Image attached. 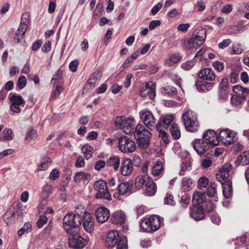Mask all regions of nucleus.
<instances>
[{"label": "nucleus", "mask_w": 249, "mask_h": 249, "mask_svg": "<svg viewBox=\"0 0 249 249\" xmlns=\"http://www.w3.org/2000/svg\"><path fill=\"white\" fill-rule=\"evenodd\" d=\"M232 167L231 164L226 163L220 168L219 172L216 174V178L219 181H222L227 179L229 177V172Z\"/></svg>", "instance_id": "22"}, {"label": "nucleus", "mask_w": 249, "mask_h": 249, "mask_svg": "<svg viewBox=\"0 0 249 249\" xmlns=\"http://www.w3.org/2000/svg\"><path fill=\"white\" fill-rule=\"evenodd\" d=\"M92 149V147L88 145H85L82 147V151L87 160L91 157L93 153Z\"/></svg>", "instance_id": "47"}, {"label": "nucleus", "mask_w": 249, "mask_h": 249, "mask_svg": "<svg viewBox=\"0 0 249 249\" xmlns=\"http://www.w3.org/2000/svg\"><path fill=\"white\" fill-rule=\"evenodd\" d=\"M26 85V79L24 76L20 77L17 82V86L20 89H22Z\"/></svg>", "instance_id": "60"}, {"label": "nucleus", "mask_w": 249, "mask_h": 249, "mask_svg": "<svg viewBox=\"0 0 249 249\" xmlns=\"http://www.w3.org/2000/svg\"><path fill=\"white\" fill-rule=\"evenodd\" d=\"M190 216L195 220H199L204 217L202 206L194 204L190 209Z\"/></svg>", "instance_id": "21"}, {"label": "nucleus", "mask_w": 249, "mask_h": 249, "mask_svg": "<svg viewBox=\"0 0 249 249\" xmlns=\"http://www.w3.org/2000/svg\"><path fill=\"white\" fill-rule=\"evenodd\" d=\"M134 120L132 118H125L123 116H118L115 118V127L118 129H122L127 134H131L133 132Z\"/></svg>", "instance_id": "4"}, {"label": "nucleus", "mask_w": 249, "mask_h": 249, "mask_svg": "<svg viewBox=\"0 0 249 249\" xmlns=\"http://www.w3.org/2000/svg\"><path fill=\"white\" fill-rule=\"evenodd\" d=\"M14 215V212L13 210H8L5 213L3 216L4 221L7 223L9 224L12 221V218Z\"/></svg>", "instance_id": "52"}, {"label": "nucleus", "mask_w": 249, "mask_h": 249, "mask_svg": "<svg viewBox=\"0 0 249 249\" xmlns=\"http://www.w3.org/2000/svg\"><path fill=\"white\" fill-rule=\"evenodd\" d=\"M53 192V185L51 184H46L42 189V202L43 204L46 203V201L48 198L50 196Z\"/></svg>", "instance_id": "31"}, {"label": "nucleus", "mask_w": 249, "mask_h": 249, "mask_svg": "<svg viewBox=\"0 0 249 249\" xmlns=\"http://www.w3.org/2000/svg\"><path fill=\"white\" fill-rule=\"evenodd\" d=\"M198 76L201 79L210 81H213L215 78L214 71L210 68H205L200 70Z\"/></svg>", "instance_id": "24"}, {"label": "nucleus", "mask_w": 249, "mask_h": 249, "mask_svg": "<svg viewBox=\"0 0 249 249\" xmlns=\"http://www.w3.org/2000/svg\"><path fill=\"white\" fill-rule=\"evenodd\" d=\"M145 188L144 194L147 196H152L154 195L157 191L156 184L152 180V183L149 182L147 186H145Z\"/></svg>", "instance_id": "35"}, {"label": "nucleus", "mask_w": 249, "mask_h": 249, "mask_svg": "<svg viewBox=\"0 0 249 249\" xmlns=\"http://www.w3.org/2000/svg\"><path fill=\"white\" fill-rule=\"evenodd\" d=\"M94 188L97 193L95 197L97 199H105L107 200H111V196L108 189L107 183L103 180L96 181L93 185Z\"/></svg>", "instance_id": "6"}, {"label": "nucleus", "mask_w": 249, "mask_h": 249, "mask_svg": "<svg viewBox=\"0 0 249 249\" xmlns=\"http://www.w3.org/2000/svg\"><path fill=\"white\" fill-rule=\"evenodd\" d=\"M163 165L160 161H157L152 168V172L154 176H159L162 174L163 172Z\"/></svg>", "instance_id": "37"}, {"label": "nucleus", "mask_w": 249, "mask_h": 249, "mask_svg": "<svg viewBox=\"0 0 249 249\" xmlns=\"http://www.w3.org/2000/svg\"><path fill=\"white\" fill-rule=\"evenodd\" d=\"M29 15L28 13H25L22 14L21 18V22H20V29H22L24 30H27L28 27V24L29 23Z\"/></svg>", "instance_id": "45"}, {"label": "nucleus", "mask_w": 249, "mask_h": 249, "mask_svg": "<svg viewBox=\"0 0 249 249\" xmlns=\"http://www.w3.org/2000/svg\"><path fill=\"white\" fill-rule=\"evenodd\" d=\"M182 118L186 129L189 131L194 132L198 130L199 123L196 113L187 110L182 115Z\"/></svg>", "instance_id": "3"}, {"label": "nucleus", "mask_w": 249, "mask_h": 249, "mask_svg": "<svg viewBox=\"0 0 249 249\" xmlns=\"http://www.w3.org/2000/svg\"><path fill=\"white\" fill-rule=\"evenodd\" d=\"M223 187V193L224 196L229 198L232 195V183L230 180H228L222 183Z\"/></svg>", "instance_id": "28"}, {"label": "nucleus", "mask_w": 249, "mask_h": 249, "mask_svg": "<svg viewBox=\"0 0 249 249\" xmlns=\"http://www.w3.org/2000/svg\"><path fill=\"white\" fill-rule=\"evenodd\" d=\"M246 29V26L242 24L233 25L230 26L228 34L230 35L239 34L241 32H243Z\"/></svg>", "instance_id": "33"}, {"label": "nucleus", "mask_w": 249, "mask_h": 249, "mask_svg": "<svg viewBox=\"0 0 249 249\" xmlns=\"http://www.w3.org/2000/svg\"><path fill=\"white\" fill-rule=\"evenodd\" d=\"M156 84L152 81L147 82L141 89L140 96H148L150 99H154L156 96Z\"/></svg>", "instance_id": "12"}, {"label": "nucleus", "mask_w": 249, "mask_h": 249, "mask_svg": "<svg viewBox=\"0 0 249 249\" xmlns=\"http://www.w3.org/2000/svg\"><path fill=\"white\" fill-rule=\"evenodd\" d=\"M101 76V72L100 71H96L92 73L85 85L84 90L86 91L92 89L98 84Z\"/></svg>", "instance_id": "16"}, {"label": "nucleus", "mask_w": 249, "mask_h": 249, "mask_svg": "<svg viewBox=\"0 0 249 249\" xmlns=\"http://www.w3.org/2000/svg\"><path fill=\"white\" fill-rule=\"evenodd\" d=\"M195 64V61L193 59L186 61L181 64V68L186 71L190 70Z\"/></svg>", "instance_id": "53"}, {"label": "nucleus", "mask_w": 249, "mask_h": 249, "mask_svg": "<svg viewBox=\"0 0 249 249\" xmlns=\"http://www.w3.org/2000/svg\"><path fill=\"white\" fill-rule=\"evenodd\" d=\"M205 194L202 192H194L193 196V202L195 205H200L205 201Z\"/></svg>", "instance_id": "30"}, {"label": "nucleus", "mask_w": 249, "mask_h": 249, "mask_svg": "<svg viewBox=\"0 0 249 249\" xmlns=\"http://www.w3.org/2000/svg\"><path fill=\"white\" fill-rule=\"evenodd\" d=\"M95 216L96 220L99 223H103L109 217V211L106 207H99L95 212Z\"/></svg>", "instance_id": "20"}, {"label": "nucleus", "mask_w": 249, "mask_h": 249, "mask_svg": "<svg viewBox=\"0 0 249 249\" xmlns=\"http://www.w3.org/2000/svg\"><path fill=\"white\" fill-rule=\"evenodd\" d=\"M232 90L234 93V95H240L243 97H247L249 94V89L240 85H236L232 87Z\"/></svg>", "instance_id": "32"}, {"label": "nucleus", "mask_w": 249, "mask_h": 249, "mask_svg": "<svg viewBox=\"0 0 249 249\" xmlns=\"http://www.w3.org/2000/svg\"><path fill=\"white\" fill-rule=\"evenodd\" d=\"M213 66L216 71L219 72L221 71L224 68V63L221 61H215L213 63Z\"/></svg>", "instance_id": "61"}, {"label": "nucleus", "mask_w": 249, "mask_h": 249, "mask_svg": "<svg viewBox=\"0 0 249 249\" xmlns=\"http://www.w3.org/2000/svg\"><path fill=\"white\" fill-rule=\"evenodd\" d=\"M141 119L145 125L149 129L154 128L156 121L152 113L148 109H145L139 113Z\"/></svg>", "instance_id": "11"}, {"label": "nucleus", "mask_w": 249, "mask_h": 249, "mask_svg": "<svg viewBox=\"0 0 249 249\" xmlns=\"http://www.w3.org/2000/svg\"><path fill=\"white\" fill-rule=\"evenodd\" d=\"M246 98V97L233 95L231 98V102L233 106L237 107L241 105L245 101Z\"/></svg>", "instance_id": "43"}, {"label": "nucleus", "mask_w": 249, "mask_h": 249, "mask_svg": "<svg viewBox=\"0 0 249 249\" xmlns=\"http://www.w3.org/2000/svg\"><path fill=\"white\" fill-rule=\"evenodd\" d=\"M191 163L189 161H185L181 164V170L179 172V175L182 176L184 174L186 171L191 170Z\"/></svg>", "instance_id": "50"}, {"label": "nucleus", "mask_w": 249, "mask_h": 249, "mask_svg": "<svg viewBox=\"0 0 249 249\" xmlns=\"http://www.w3.org/2000/svg\"><path fill=\"white\" fill-rule=\"evenodd\" d=\"M126 219V216L124 213L122 211L115 212L111 219L112 223L115 224H123Z\"/></svg>", "instance_id": "25"}, {"label": "nucleus", "mask_w": 249, "mask_h": 249, "mask_svg": "<svg viewBox=\"0 0 249 249\" xmlns=\"http://www.w3.org/2000/svg\"><path fill=\"white\" fill-rule=\"evenodd\" d=\"M133 171V165L132 160L128 158H124L122 162L120 172L123 176H128Z\"/></svg>", "instance_id": "18"}, {"label": "nucleus", "mask_w": 249, "mask_h": 249, "mask_svg": "<svg viewBox=\"0 0 249 249\" xmlns=\"http://www.w3.org/2000/svg\"><path fill=\"white\" fill-rule=\"evenodd\" d=\"M191 144L199 156L204 155L211 147L205 141L200 139H195Z\"/></svg>", "instance_id": "10"}, {"label": "nucleus", "mask_w": 249, "mask_h": 249, "mask_svg": "<svg viewBox=\"0 0 249 249\" xmlns=\"http://www.w3.org/2000/svg\"><path fill=\"white\" fill-rule=\"evenodd\" d=\"M106 164L107 166H113V169L116 171L120 166V158L118 156L111 157L107 160Z\"/></svg>", "instance_id": "34"}, {"label": "nucleus", "mask_w": 249, "mask_h": 249, "mask_svg": "<svg viewBox=\"0 0 249 249\" xmlns=\"http://www.w3.org/2000/svg\"><path fill=\"white\" fill-rule=\"evenodd\" d=\"M181 59V56L178 54L174 53L171 54L168 58H166L164 61V63L165 64L171 66L174 64L178 63Z\"/></svg>", "instance_id": "36"}, {"label": "nucleus", "mask_w": 249, "mask_h": 249, "mask_svg": "<svg viewBox=\"0 0 249 249\" xmlns=\"http://www.w3.org/2000/svg\"><path fill=\"white\" fill-rule=\"evenodd\" d=\"M121 236L117 231H109L106 238V245L107 247H114L119 241Z\"/></svg>", "instance_id": "17"}, {"label": "nucleus", "mask_w": 249, "mask_h": 249, "mask_svg": "<svg viewBox=\"0 0 249 249\" xmlns=\"http://www.w3.org/2000/svg\"><path fill=\"white\" fill-rule=\"evenodd\" d=\"M216 185L214 183L211 182L207 190V195L210 197H213L216 193Z\"/></svg>", "instance_id": "49"}, {"label": "nucleus", "mask_w": 249, "mask_h": 249, "mask_svg": "<svg viewBox=\"0 0 249 249\" xmlns=\"http://www.w3.org/2000/svg\"><path fill=\"white\" fill-rule=\"evenodd\" d=\"M196 85L198 91L206 92L213 89V84L206 81L198 80L196 82Z\"/></svg>", "instance_id": "27"}, {"label": "nucleus", "mask_w": 249, "mask_h": 249, "mask_svg": "<svg viewBox=\"0 0 249 249\" xmlns=\"http://www.w3.org/2000/svg\"><path fill=\"white\" fill-rule=\"evenodd\" d=\"M132 133L140 147L145 148L148 146L150 143L151 133L143 125L138 124L135 131Z\"/></svg>", "instance_id": "2"}, {"label": "nucleus", "mask_w": 249, "mask_h": 249, "mask_svg": "<svg viewBox=\"0 0 249 249\" xmlns=\"http://www.w3.org/2000/svg\"><path fill=\"white\" fill-rule=\"evenodd\" d=\"M159 131V136L165 144H168L169 140L167 134L163 129H157Z\"/></svg>", "instance_id": "55"}, {"label": "nucleus", "mask_w": 249, "mask_h": 249, "mask_svg": "<svg viewBox=\"0 0 249 249\" xmlns=\"http://www.w3.org/2000/svg\"><path fill=\"white\" fill-rule=\"evenodd\" d=\"M174 120V117L171 114L161 116L156 125V129H167Z\"/></svg>", "instance_id": "19"}, {"label": "nucleus", "mask_w": 249, "mask_h": 249, "mask_svg": "<svg viewBox=\"0 0 249 249\" xmlns=\"http://www.w3.org/2000/svg\"><path fill=\"white\" fill-rule=\"evenodd\" d=\"M59 176V173L57 169H53L50 173L49 178L51 180H54Z\"/></svg>", "instance_id": "64"}, {"label": "nucleus", "mask_w": 249, "mask_h": 249, "mask_svg": "<svg viewBox=\"0 0 249 249\" xmlns=\"http://www.w3.org/2000/svg\"><path fill=\"white\" fill-rule=\"evenodd\" d=\"M199 41L196 40L193 36L185 42V46L187 49H196L202 44H199Z\"/></svg>", "instance_id": "39"}, {"label": "nucleus", "mask_w": 249, "mask_h": 249, "mask_svg": "<svg viewBox=\"0 0 249 249\" xmlns=\"http://www.w3.org/2000/svg\"><path fill=\"white\" fill-rule=\"evenodd\" d=\"M160 219L157 215H153L148 218H144L140 224L143 231L151 232L157 231L160 227Z\"/></svg>", "instance_id": "5"}, {"label": "nucleus", "mask_w": 249, "mask_h": 249, "mask_svg": "<svg viewBox=\"0 0 249 249\" xmlns=\"http://www.w3.org/2000/svg\"><path fill=\"white\" fill-rule=\"evenodd\" d=\"M209 180L206 177H202L198 181L199 188H205L208 185Z\"/></svg>", "instance_id": "59"}, {"label": "nucleus", "mask_w": 249, "mask_h": 249, "mask_svg": "<svg viewBox=\"0 0 249 249\" xmlns=\"http://www.w3.org/2000/svg\"><path fill=\"white\" fill-rule=\"evenodd\" d=\"M82 218L81 225L85 231L91 233L94 231V222L90 213H87L85 210L83 214L81 215Z\"/></svg>", "instance_id": "9"}, {"label": "nucleus", "mask_w": 249, "mask_h": 249, "mask_svg": "<svg viewBox=\"0 0 249 249\" xmlns=\"http://www.w3.org/2000/svg\"><path fill=\"white\" fill-rule=\"evenodd\" d=\"M119 148L124 153H131L136 148L135 142L127 136H124L119 139Z\"/></svg>", "instance_id": "7"}, {"label": "nucleus", "mask_w": 249, "mask_h": 249, "mask_svg": "<svg viewBox=\"0 0 249 249\" xmlns=\"http://www.w3.org/2000/svg\"><path fill=\"white\" fill-rule=\"evenodd\" d=\"M117 243V249H127V242L126 237L121 236V238Z\"/></svg>", "instance_id": "48"}, {"label": "nucleus", "mask_w": 249, "mask_h": 249, "mask_svg": "<svg viewBox=\"0 0 249 249\" xmlns=\"http://www.w3.org/2000/svg\"><path fill=\"white\" fill-rule=\"evenodd\" d=\"M48 220V218L45 215H41L37 221L36 224L38 228H42Z\"/></svg>", "instance_id": "56"}, {"label": "nucleus", "mask_w": 249, "mask_h": 249, "mask_svg": "<svg viewBox=\"0 0 249 249\" xmlns=\"http://www.w3.org/2000/svg\"><path fill=\"white\" fill-rule=\"evenodd\" d=\"M229 84L228 80L227 78H223L219 86V91L223 94H226L228 93Z\"/></svg>", "instance_id": "40"}, {"label": "nucleus", "mask_w": 249, "mask_h": 249, "mask_svg": "<svg viewBox=\"0 0 249 249\" xmlns=\"http://www.w3.org/2000/svg\"><path fill=\"white\" fill-rule=\"evenodd\" d=\"M10 101L12 103L18 105H24L25 103L24 100L20 95H18L17 94H14L9 96Z\"/></svg>", "instance_id": "42"}, {"label": "nucleus", "mask_w": 249, "mask_h": 249, "mask_svg": "<svg viewBox=\"0 0 249 249\" xmlns=\"http://www.w3.org/2000/svg\"><path fill=\"white\" fill-rule=\"evenodd\" d=\"M152 179L147 175H141L138 176L135 179V185L137 189H140L143 187L147 186V184L152 183Z\"/></svg>", "instance_id": "23"}, {"label": "nucleus", "mask_w": 249, "mask_h": 249, "mask_svg": "<svg viewBox=\"0 0 249 249\" xmlns=\"http://www.w3.org/2000/svg\"><path fill=\"white\" fill-rule=\"evenodd\" d=\"M170 132L172 137L175 139H178L181 136L180 129L176 123H172L170 128Z\"/></svg>", "instance_id": "38"}, {"label": "nucleus", "mask_w": 249, "mask_h": 249, "mask_svg": "<svg viewBox=\"0 0 249 249\" xmlns=\"http://www.w3.org/2000/svg\"><path fill=\"white\" fill-rule=\"evenodd\" d=\"M164 203L167 205H174L175 202L174 200V197L172 195L170 194H167L164 199Z\"/></svg>", "instance_id": "58"}, {"label": "nucleus", "mask_w": 249, "mask_h": 249, "mask_svg": "<svg viewBox=\"0 0 249 249\" xmlns=\"http://www.w3.org/2000/svg\"><path fill=\"white\" fill-rule=\"evenodd\" d=\"M37 134L36 131L34 129H31L28 132L26 136V140L30 142L37 138Z\"/></svg>", "instance_id": "54"}, {"label": "nucleus", "mask_w": 249, "mask_h": 249, "mask_svg": "<svg viewBox=\"0 0 249 249\" xmlns=\"http://www.w3.org/2000/svg\"><path fill=\"white\" fill-rule=\"evenodd\" d=\"M192 36L196 40L199 41V44H203L206 36V30L201 27H199L194 31Z\"/></svg>", "instance_id": "26"}, {"label": "nucleus", "mask_w": 249, "mask_h": 249, "mask_svg": "<svg viewBox=\"0 0 249 249\" xmlns=\"http://www.w3.org/2000/svg\"><path fill=\"white\" fill-rule=\"evenodd\" d=\"M236 165H245L249 164V151H245L238 156L235 160Z\"/></svg>", "instance_id": "29"}, {"label": "nucleus", "mask_w": 249, "mask_h": 249, "mask_svg": "<svg viewBox=\"0 0 249 249\" xmlns=\"http://www.w3.org/2000/svg\"><path fill=\"white\" fill-rule=\"evenodd\" d=\"M69 241L71 246L78 248H83L89 242V240L84 239L80 235H78V233L70 235Z\"/></svg>", "instance_id": "15"}, {"label": "nucleus", "mask_w": 249, "mask_h": 249, "mask_svg": "<svg viewBox=\"0 0 249 249\" xmlns=\"http://www.w3.org/2000/svg\"><path fill=\"white\" fill-rule=\"evenodd\" d=\"M182 188L184 191H189L193 187V182L191 179L185 177L182 180Z\"/></svg>", "instance_id": "44"}, {"label": "nucleus", "mask_w": 249, "mask_h": 249, "mask_svg": "<svg viewBox=\"0 0 249 249\" xmlns=\"http://www.w3.org/2000/svg\"><path fill=\"white\" fill-rule=\"evenodd\" d=\"M164 90L165 91V93L169 94L175 95L177 93V89L172 86H167L165 87L164 89Z\"/></svg>", "instance_id": "63"}, {"label": "nucleus", "mask_w": 249, "mask_h": 249, "mask_svg": "<svg viewBox=\"0 0 249 249\" xmlns=\"http://www.w3.org/2000/svg\"><path fill=\"white\" fill-rule=\"evenodd\" d=\"M3 134L4 135V138L6 141H10L13 139L12 137V130L10 129L5 128L3 130Z\"/></svg>", "instance_id": "57"}, {"label": "nucleus", "mask_w": 249, "mask_h": 249, "mask_svg": "<svg viewBox=\"0 0 249 249\" xmlns=\"http://www.w3.org/2000/svg\"><path fill=\"white\" fill-rule=\"evenodd\" d=\"M90 177V174L85 173L84 172H78L75 173L74 178V180L75 182H78L81 180H85L89 179Z\"/></svg>", "instance_id": "41"}, {"label": "nucleus", "mask_w": 249, "mask_h": 249, "mask_svg": "<svg viewBox=\"0 0 249 249\" xmlns=\"http://www.w3.org/2000/svg\"><path fill=\"white\" fill-rule=\"evenodd\" d=\"M82 213L80 214L77 212L75 213H68L64 217L63 228L69 235L78 233V228L82 223Z\"/></svg>", "instance_id": "1"}, {"label": "nucleus", "mask_w": 249, "mask_h": 249, "mask_svg": "<svg viewBox=\"0 0 249 249\" xmlns=\"http://www.w3.org/2000/svg\"><path fill=\"white\" fill-rule=\"evenodd\" d=\"M52 162L51 159L49 157H45L38 167V170L43 171L46 170Z\"/></svg>", "instance_id": "46"}, {"label": "nucleus", "mask_w": 249, "mask_h": 249, "mask_svg": "<svg viewBox=\"0 0 249 249\" xmlns=\"http://www.w3.org/2000/svg\"><path fill=\"white\" fill-rule=\"evenodd\" d=\"M202 139L211 146L218 144L219 140L215 131L209 129L206 130L202 136Z\"/></svg>", "instance_id": "14"}, {"label": "nucleus", "mask_w": 249, "mask_h": 249, "mask_svg": "<svg viewBox=\"0 0 249 249\" xmlns=\"http://www.w3.org/2000/svg\"><path fill=\"white\" fill-rule=\"evenodd\" d=\"M218 138L219 142L221 141L225 145L233 143L235 139L234 133L228 129L221 130Z\"/></svg>", "instance_id": "13"}, {"label": "nucleus", "mask_w": 249, "mask_h": 249, "mask_svg": "<svg viewBox=\"0 0 249 249\" xmlns=\"http://www.w3.org/2000/svg\"><path fill=\"white\" fill-rule=\"evenodd\" d=\"M132 188V183L131 182H122L117 185L116 191L113 194V197L121 199L122 196L131 194Z\"/></svg>", "instance_id": "8"}, {"label": "nucleus", "mask_w": 249, "mask_h": 249, "mask_svg": "<svg viewBox=\"0 0 249 249\" xmlns=\"http://www.w3.org/2000/svg\"><path fill=\"white\" fill-rule=\"evenodd\" d=\"M190 25L189 23H181L179 24L177 27V29L178 31L185 32L187 31L188 28L190 27Z\"/></svg>", "instance_id": "62"}, {"label": "nucleus", "mask_w": 249, "mask_h": 249, "mask_svg": "<svg viewBox=\"0 0 249 249\" xmlns=\"http://www.w3.org/2000/svg\"><path fill=\"white\" fill-rule=\"evenodd\" d=\"M64 87L62 86L57 85L56 86L54 90L52 92L51 97L52 99H55L57 98L59 95L62 93L64 90Z\"/></svg>", "instance_id": "51"}]
</instances>
